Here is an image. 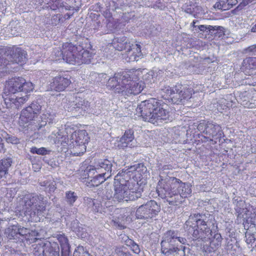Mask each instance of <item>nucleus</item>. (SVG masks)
I'll use <instances>...</instances> for the list:
<instances>
[{
  "label": "nucleus",
  "instance_id": "obj_1",
  "mask_svg": "<svg viewBox=\"0 0 256 256\" xmlns=\"http://www.w3.org/2000/svg\"><path fill=\"white\" fill-rule=\"evenodd\" d=\"M34 88L33 84L22 77L8 80L5 84V90L11 94L4 98V104L8 108L18 110L30 98L28 93Z\"/></svg>",
  "mask_w": 256,
  "mask_h": 256
},
{
  "label": "nucleus",
  "instance_id": "obj_2",
  "mask_svg": "<svg viewBox=\"0 0 256 256\" xmlns=\"http://www.w3.org/2000/svg\"><path fill=\"white\" fill-rule=\"evenodd\" d=\"M156 191L160 197L174 206L180 204L192 192L189 184L182 182L175 178H172L166 182L160 180Z\"/></svg>",
  "mask_w": 256,
  "mask_h": 256
},
{
  "label": "nucleus",
  "instance_id": "obj_3",
  "mask_svg": "<svg viewBox=\"0 0 256 256\" xmlns=\"http://www.w3.org/2000/svg\"><path fill=\"white\" fill-rule=\"evenodd\" d=\"M213 216L209 214H191L185 224V228L193 240H210L212 238L211 226L214 225Z\"/></svg>",
  "mask_w": 256,
  "mask_h": 256
},
{
  "label": "nucleus",
  "instance_id": "obj_4",
  "mask_svg": "<svg viewBox=\"0 0 256 256\" xmlns=\"http://www.w3.org/2000/svg\"><path fill=\"white\" fill-rule=\"evenodd\" d=\"M138 183L130 179V172L122 170L115 176L114 198L118 202L134 200L141 196Z\"/></svg>",
  "mask_w": 256,
  "mask_h": 256
},
{
  "label": "nucleus",
  "instance_id": "obj_5",
  "mask_svg": "<svg viewBox=\"0 0 256 256\" xmlns=\"http://www.w3.org/2000/svg\"><path fill=\"white\" fill-rule=\"evenodd\" d=\"M106 86L116 93L128 96L138 94L144 88L142 82L134 80L132 76L127 72L115 74L113 77L108 79Z\"/></svg>",
  "mask_w": 256,
  "mask_h": 256
},
{
  "label": "nucleus",
  "instance_id": "obj_6",
  "mask_svg": "<svg viewBox=\"0 0 256 256\" xmlns=\"http://www.w3.org/2000/svg\"><path fill=\"white\" fill-rule=\"evenodd\" d=\"M154 98L142 102L136 109V114L145 121L154 124L165 120L168 118V112Z\"/></svg>",
  "mask_w": 256,
  "mask_h": 256
},
{
  "label": "nucleus",
  "instance_id": "obj_7",
  "mask_svg": "<svg viewBox=\"0 0 256 256\" xmlns=\"http://www.w3.org/2000/svg\"><path fill=\"white\" fill-rule=\"evenodd\" d=\"M22 202L24 204L22 210L26 216H30L32 221H40V217L44 216L47 201L42 195H26Z\"/></svg>",
  "mask_w": 256,
  "mask_h": 256
},
{
  "label": "nucleus",
  "instance_id": "obj_8",
  "mask_svg": "<svg viewBox=\"0 0 256 256\" xmlns=\"http://www.w3.org/2000/svg\"><path fill=\"white\" fill-rule=\"evenodd\" d=\"M187 242L185 238L178 236L174 230L166 232L161 242L162 252L167 256H184L185 246Z\"/></svg>",
  "mask_w": 256,
  "mask_h": 256
},
{
  "label": "nucleus",
  "instance_id": "obj_9",
  "mask_svg": "<svg viewBox=\"0 0 256 256\" xmlns=\"http://www.w3.org/2000/svg\"><path fill=\"white\" fill-rule=\"evenodd\" d=\"M42 106L37 101L33 102L31 104L24 108L20 116L18 122L21 126L26 128L32 120L36 118L40 113Z\"/></svg>",
  "mask_w": 256,
  "mask_h": 256
},
{
  "label": "nucleus",
  "instance_id": "obj_10",
  "mask_svg": "<svg viewBox=\"0 0 256 256\" xmlns=\"http://www.w3.org/2000/svg\"><path fill=\"white\" fill-rule=\"evenodd\" d=\"M112 163L107 160H100L94 165L88 166L84 170V175L92 176L96 174H99L107 178L111 176Z\"/></svg>",
  "mask_w": 256,
  "mask_h": 256
},
{
  "label": "nucleus",
  "instance_id": "obj_11",
  "mask_svg": "<svg viewBox=\"0 0 256 256\" xmlns=\"http://www.w3.org/2000/svg\"><path fill=\"white\" fill-rule=\"evenodd\" d=\"M72 140H74L76 146L73 148L72 152L74 155L79 156L84 154L86 150V144H88L90 137L85 130H76L72 134Z\"/></svg>",
  "mask_w": 256,
  "mask_h": 256
},
{
  "label": "nucleus",
  "instance_id": "obj_12",
  "mask_svg": "<svg viewBox=\"0 0 256 256\" xmlns=\"http://www.w3.org/2000/svg\"><path fill=\"white\" fill-rule=\"evenodd\" d=\"M160 210V206L157 202L154 200H151L138 207L136 211V216L138 218L140 219L151 218L157 215Z\"/></svg>",
  "mask_w": 256,
  "mask_h": 256
},
{
  "label": "nucleus",
  "instance_id": "obj_13",
  "mask_svg": "<svg viewBox=\"0 0 256 256\" xmlns=\"http://www.w3.org/2000/svg\"><path fill=\"white\" fill-rule=\"evenodd\" d=\"M80 46L78 48L72 43H65L63 44V52L64 54V60L67 63L76 64Z\"/></svg>",
  "mask_w": 256,
  "mask_h": 256
},
{
  "label": "nucleus",
  "instance_id": "obj_14",
  "mask_svg": "<svg viewBox=\"0 0 256 256\" xmlns=\"http://www.w3.org/2000/svg\"><path fill=\"white\" fill-rule=\"evenodd\" d=\"M182 128H214L216 126L214 124L206 120L198 121L188 117H184Z\"/></svg>",
  "mask_w": 256,
  "mask_h": 256
},
{
  "label": "nucleus",
  "instance_id": "obj_15",
  "mask_svg": "<svg viewBox=\"0 0 256 256\" xmlns=\"http://www.w3.org/2000/svg\"><path fill=\"white\" fill-rule=\"evenodd\" d=\"M71 82L68 78L63 75L59 74L55 76L50 84L51 90L56 92L64 90L70 84Z\"/></svg>",
  "mask_w": 256,
  "mask_h": 256
},
{
  "label": "nucleus",
  "instance_id": "obj_16",
  "mask_svg": "<svg viewBox=\"0 0 256 256\" xmlns=\"http://www.w3.org/2000/svg\"><path fill=\"white\" fill-rule=\"evenodd\" d=\"M10 61L22 65L26 62V52L20 48H14L10 54Z\"/></svg>",
  "mask_w": 256,
  "mask_h": 256
},
{
  "label": "nucleus",
  "instance_id": "obj_17",
  "mask_svg": "<svg viewBox=\"0 0 256 256\" xmlns=\"http://www.w3.org/2000/svg\"><path fill=\"white\" fill-rule=\"evenodd\" d=\"M92 58V54L88 50L79 49L76 64H89Z\"/></svg>",
  "mask_w": 256,
  "mask_h": 256
},
{
  "label": "nucleus",
  "instance_id": "obj_18",
  "mask_svg": "<svg viewBox=\"0 0 256 256\" xmlns=\"http://www.w3.org/2000/svg\"><path fill=\"white\" fill-rule=\"evenodd\" d=\"M130 50H128L126 54L130 61H137L138 58L142 56L140 46L139 44H132Z\"/></svg>",
  "mask_w": 256,
  "mask_h": 256
},
{
  "label": "nucleus",
  "instance_id": "obj_19",
  "mask_svg": "<svg viewBox=\"0 0 256 256\" xmlns=\"http://www.w3.org/2000/svg\"><path fill=\"white\" fill-rule=\"evenodd\" d=\"M237 3V0H218L214 7L220 10H226L231 8Z\"/></svg>",
  "mask_w": 256,
  "mask_h": 256
},
{
  "label": "nucleus",
  "instance_id": "obj_20",
  "mask_svg": "<svg viewBox=\"0 0 256 256\" xmlns=\"http://www.w3.org/2000/svg\"><path fill=\"white\" fill-rule=\"evenodd\" d=\"M132 44L128 42L125 36H122L120 38H117V43H114V47L116 48V50L122 51V50H130Z\"/></svg>",
  "mask_w": 256,
  "mask_h": 256
},
{
  "label": "nucleus",
  "instance_id": "obj_21",
  "mask_svg": "<svg viewBox=\"0 0 256 256\" xmlns=\"http://www.w3.org/2000/svg\"><path fill=\"white\" fill-rule=\"evenodd\" d=\"M12 160L10 158L2 160L0 161V181L4 180L8 174L9 168L12 164Z\"/></svg>",
  "mask_w": 256,
  "mask_h": 256
},
{
  "label": "nucleus",
  "instance_id": "obj_22",
  "mask_svg": "<svg viewBox=\"0 0 256 256\" xmlns=\"http://www.w3.org/2000/svg\"><path fill=\"white\" fill-rule=\"evenodd\" d=\"M174 92L170 96L172 102L174 104H178L182 102L181 93L182 86L180 84L176 85L174 87Z\"/></svg>",
  "mask_w": 256,
  "mask_h": 256
},
{
  "label": "nucleus",
  "instance_id": "obj_23",
  "mask_svg": "<svg viewBox=\"0 0 256 256\" xmlns=\"http://www.w3.org/2000/svg\"><path fill=\"white\" fill-rule=\"evenodd\" d=\"M59 248L56 244L54 246L50 244L46 245L42 248V256H60Z\"/></svg>",
  "mask_w": 256,
  "mask_h": 256
},
{
  "label": "nucleus",
  "instance_id": "obj_24",
  "mask_svg": "<svg viewBox=\"0 0 256 256\" xmlns=\"http://www.w3.org/2000/svg\"><path fill=\"white\" fill-rule=\"evenodd\" d=\"M92 178V179L88 182V186H97L104 182L108 178L104 176L99 174H96L92 176H88V178Z\"/></svg>",
  "mask_w": 256,
  "mask_h": 256
},
{
  "label": "nucleus",
  "instance_id": "obj_25",
  "mask_svg": "<svg viewBox=\"0 0 256 256\" xmlns=\"http://www.w3.org/2000/svg\"><path fill=\"white\" fill-rule=\"evenodd\" d=\"M18 232V226H12L7 228L5 234L10 239L19 240Z\"/></svg>",
  "mask_w": 256,
  "mask_h": 256
},
{
  "label": "nucleus",
  "instance_id": "obj_26",
  "mask_svg": "<svg viewBox=\"0 0 256 256\" xmlns=\"http://www.w3.org/2000/svg\"><path fill=\"white\" fill-rule=\"evenodd\" d=\"M89 79L90 82L94 83H104L108 80L107 76L105 74H97L96 72H91Z\"/></svg>",
  "mask_w": 256,
  "mask_h": 256
},
{
  "label": "nucleus",
  "instance_id": "obj_27",
  "mask_svg": "<svg viewBox=\"0 0 256 256\" xmlns=\"http://www.w3.org/2000/svg\"><path fill=\"white\" fill-rule=\"evenodd\" d=\"M55 238L58 240L62 250H67L69 249L68 239L64 234H56Z\"/></svg>",
  "mask_w": 256,
  "mask_h": 256
},
{
  "label": "nucleus",
  "instance_id": "obj_28",
  "mask_svg": "<svg viewBox=\"0 0 256 256\" xmlns=\"http://www.w3.org/2000/svg\"><path fill=\"white\" fill-rule=\"evenodd\" d=\"M134 132L132 129H128L125 131L124 135L120 138V142L122 144H125L124 146H127L129 142H130L134 139Z\"/></svg>",
  "mask_w": 256,
  "mask_h": 256
},
{
  "label": "nucleus",
  "instance_id": "obj_29",
  "mask_svg": "<svg viewBox=\"0 0 256 256\" xmlns=\"http://www.w3.org/2000/svg\"><path fill=\"white\" fill-rule=\"evenodd\" d=\"M10 34L14 36H18L22 32V28L18 21L11 22L10 24Z\"/></svg>",
  "mask_w": 256,
  "mask_h": 256
},
{
  "label": "nucleus",
  "instance_id": "obj_30",
  "mask_svg": "<svg viewBox=\"0 0 256 256\" xmlns=\"http://www.w3.org/2000/svg\"><path fill=\"white\" fill-rule=\"evenodd\" d=\"M243 66L248 70L256 68V57H248L244 59Z\"/></svg>",
  "mask_w": 256,
  "mask_h": 256
},
{
  "label": "nucleus",
  "instance_id": "obj_31",
  "mask_svg": "<svg viewBox=\"0 0 256 256\" xmlns=\"http://www.w3.org/2000/svg\"><path fill=\"white\" fill-rule=\"evenodd\" d=\"M246 242L249 247L256 248V236L255 234H250L246 232Z\"/></svg>",
  "mask_w": 256,
  "mask_h": 256
},
{
  "label": "nucleus",
  "instance_id": "obj_32",
  "mask_svg": "<svg viewBox=\"0 0 256 256\" xmlns=\"http://www.w3.org/2000/svg\"><path fill=\"white\" fill-rule=\"evenodd\" d=\"M52 58L53 60L58 61L64 60V54L63 52V48L61 50L60 48L54 49L51 55Z\"/></svg>",
  "mask_w": 256,
  "mask_h": 256
},
{
  "label": "nucleus",
  "instance_id": "obj_33",
  "mask_svg": "<svg viewBox=\"0 0 256 256\" xmlns=\"http://www.w3.org/2000/svg\"><path fill=\"white\" fill-rule=\"evenodd\" d=\"M77 198L78 196L74 192L67 191L66 192L65 199L67 203L70 205L72 206Z\"/></svg>",
  "mask_w": 256,
  "mask_h": 256
},
{
  "label": "nucleus",
  "instance_id": "obj_34",
  "mask_svg": "<svg viewBox=\"0 0 256 256\" xmlns=\"http://www.w3.org/2000/svg\"><path fill=\"white\" fill-rule=\"evenodd\" d=\"M198 28L202 32H205L206 30H208L210 32V33H211L212 34H216V33H214L213 32L218 30L221 31L223 28L220 26L200 25L198 26Z\"/></svg>",
  "mask_w": 256,
  "mask_h": 256
},
{
  "label": "nucleus",
  "instance_id": "obj_35",
  "mask_svg": "<svg viewBox=\"0 0 256 256\" xmlns=\"http://www.w3.org/2000/svg\"><path fill=\"white\" fill-rule=\"evenodd\" d=\"M40 238L39 234L36 230H30V232L28 234L25 240L28 242L30 244L33 243L36 240Z\"/></svg>",
  "mask_w": 256,
  "mask_h": 256
},
{
  "label": "nucleus",
  "instance_id": "obj_36",
  "mask_svg": "<svg viewBox=\"0 0 256 256\" xmlns=\"http://www.w3.org/2000/svg\"><path fill=\"white\" fill-rule=\"evenodd\" d=\"M40 184L42 186L46 187V188L50 192H54L56 188V183L54 181H44L40 182Z\"/></svg>",
  "mask_w": 256,
  "mask_h": 256
},
{
  "label": "nucleus",
  "instance_id": "obj_37",
  "mask_svg": "<svg viewBox=\"0 0 256 256\" xmlns=\"http://www.w3.org/2000/svg\"><path fill=\"white\" fill-rule=\"evenodd\" d=\"M114 251L118 256H130L131 255L130 252L126 250V248L124 246L116 247Z\"/></svg>",
  "mask_w": 256,
  "mask_h": 256
},
{
  "label": "nucleus",
  "instance_id": "obj_38",
  "mask_svg": "<svg viewBox=\"0 0 256 256\" xmlns=\"http://www.w3.org/2000/svg\"><path fill=\"white\" fill-rule=\"evenodd\" d=\"M18 230L19 240L22 241L25 240L28 234L30 232V230L18 226Z\"/></svg>",
  "mask_w": 256,
  "mask_h": 256
},
{
  "label": "nucleus",
  "instance_id": "obj_39",
  "mask_svg": "<svg viewBox=\"0 0 256 256\" xmlns=\"http://www.w3.org/2000/svg\"><path fill=\"white\" fill-rule=\"evenodd\" d=\"M100 250L102 251L101 254L102 256H110L112 252V250L110 245L101 246Z\"/></svg>",
  "mask_w": 256,
  "mask_h": 256
},
{
  "label": "nucleus",
  "instance_id": "obj_40",
  "mask_svg": "<svg viewBox=\"0 0 256 256\" xmlns=\"http://www.w3.org/2000/svg\"><path fill=\"white\" fill-rule=\"evenodd\" d=\"M30 152L32 154H38L40 155H46L48 154V152L50 151L48 150L46 148L43 147L40 148L33 147L31 148Z\"/></svg>",
  "mask_w": 256,
  "mask_h": 256
},
{
  "label": "nucleus",
  "instance_id": "obj_41",
  "mask_svg": "<svg viewBox=\"0 0 256 256\" xmlns=\"http://www.w3.org/2000/svg\"><path fill=\"white\" fill-rule=\"evenodd\" d=\"M192 90L191 89H186L182 87V92L180 93L182 101L190 98L192 95Z\"/></svg>",
  "mask_w": 256,
  "mask_h": 256
},
{
  "label": "nucleus",
  "instance_id": "obj_42",
  "mask_svg": "<svg viewBox=\"0 0 256 256\" xmlns=\"http://www.w3.org/2000/svg\"><path fill=\"white\" fill-rule=\"evenodd\" d=\"M64 130V129H58V130L56 132L57 135H56V140L61 142L62 143L63 142H66V140L68 139L67 134H62L63 133Z\"/></svg>",
  "mask_w": 256,
  "mask_h": 256
},
{
  "label": "nucleus",
  "instance_id": "obj_43",
  "mask_svg": "<svg viewBox=\"0 0 256 256\" xmlns=\"http://www.w3.org/2000/svg\"><path fill=\"white\" fill-rule=\"evenodd\" d=\"M127 245L130 246L132 250L135 254H138L140 252V248L138 244L135 243L132 240H129L127 242Z\"/></svg>",
  "mask_w": 256,
  "mask_h": 256
},
{
  "label": "nucleus",
  "instance_id": "obj_44",
  "mask_svg": "<svg viewBox=\"0 0 256 256\" xmlns=\"http://www.w3.org/2000/svg\"><path fill=\"white\" fill-rule=\"evenodd\" d=\"M174 92V88H172L169 86H164L161 88V94L163 97L167 96L170 97Z\"/></svg>",
  "mask_w": 256,
  "mask_h": 256
},
{
  "label": "nucleus",
  "instance_id": "obj_45",
  "mask_svg": "<svg viewBox=\"0 0 256 256\" xmlns=\"http://www.w3.org/2000/svg\"><path fill=\"white\" fill-rule=\"evenodd\" d=\"M195 8H194V6H188L187 4L184 5L182 7V9L184 10V12L190 14L192 15L194 17H196V12L194 10Z\"/></svg>",
  "mask_w": 256,
  "mask_h": 256
},
{
  "label": "nucleus",
  "instance_id": "obj_46",
  "mask_svg": "<svg viewBox=\"0 0 256 256\" xmlns=\"http://www.w3.org/2000/svg\"><path fill=\"white\" fill-rule=\"evenodd\" d=\"M2 137L5 138L8 142L17 144L19 140L15 136H10L7 134H2Z\"/></svg>",
  "mask_w": 256,
  "mask_h": 256
},
{
  "label": "nucleus",
  "instance_id": "obj_47",
  "mask_svg": "<svg viewBox=\"0 0 256 256\" xmlns=\"http://www.w3.org/2000/svg\"><path fill=\"white\" fill-rule=\"evenodd\" d=\"M74 256H88V254L84 251L82 246H79L75 250L74 253Z\"/></svg>",
  "mask_w": 256,
  "mask_h": 256
},
{
  "label": "nucleus",
  "instance_id": "obj_48",
  "mask_svg": "<svg viewBox=\"0 0 256 256\" xmlns=\"http://www.w3.org/2000/svg\"><path fill=\"white\" fill-rule=\"evenodd\" d=\"M146 76L147 78L150 80V82H152H152H154L157 79L158 73L154 70H152Z\"/></svg>",
  "mask_w": 256,
  "mask_h": 256
},
{
  "label": "nucleus",
  "instance_id": "obj_49",
  "mask_svg": "<svg viewBox=\"0 0 256 256\" xmlns=\"http://www.w3.org/2000/svg\"><path fill=\"white\" fill-rule=\"evenodd\" d=\"M15 192H16L14 188H10L7 190L6 196L8 198H12L14 196Z\"/></svg>",
  "mask_w": 256,
  "mask_h": 256
},
{
  "label": "nucleus",
  "instance_id": "obj_50",
  "mask_svg": "<svg viewBox=\"0 0 256 256\" xmlns=\"http://www.w3.org/2000/svg\"><path fill=\"white\" fill-rule=\"evenodd\" d=\"M248 52H253L254 54H256V44L252 45L248 47L246 49Z\"/></svg>",
  "mask_w": 256,
  "mask_h": 256
},
{
  "label": "nucleus",
  "instance_id": "obj_51",
  "mask_svg": "<svg viewBox=\"0 0 256 256\" xmlns=\"http://www.w3.org/2000/svg\"><path fill=\"white\" fill-rule=\"evenodd\" d=\"M5 149L4 148V144L2 142V140L0 137V152H4Z\"/></svg>",
  "mask_w": 256,
  "mask_h": 256
},
{
  "label": "nucleus",
  "instance_id": "obj_52",
  "mask_svg": "<svg viewBox=\"0 0 256 256\" xmlns=\"http://www.w3.org/2000/svg\"><path fill=\"white\" fill-rule=\"evenodd\" d=\"M214 238L216 239L218 242H220L222 239L221 236L218 234H215Z\"/></svg>",
  "mask_w": 256,
  "mask_h": 256
},
{
  "label": "nucleus",
  "instance_id": "obj_53",
  "mask_svg": "<svg viewBox=\"0 0 256 256\" xmlns=\"http://www.w3.org/2000/svg\"><path fill=\"white\" fill-rule=\"evenodd\" d=\"M87 200L89 202V207H90L91 206H94V200L92 198H88Z\"/></svg>",
  "mask_w": 256,
  "mask_h": 256
},
{
  "label": "nucleus",
  "instance_id": "obj_54",
  "mask_svg": "<svg viewBox=\"0 0 256 256\" xmlns=\"http://www.w3.org/2000/svg\"><path fill=\"white\" fill-rule=\"evenodd\" d=\"M80 102L82 103L81 104H78V106H80L81 105L82 106V110H88V108H86V106H85V107H82V103H85V102H84V100L82 101L81 100L80 101ZM78 108H80V106H78Z\"/></svg>",
  "mask_w": 256,
  "mask_h": 256
},
{
  "label": "nucleus",
  "instance_id": "obj_55",
  "mask_svg": "<svg viewBox=\"0 0 256 256\" xmlns=\"http://www.w3.org/2000/svg\"><path fill=\"white\" fill-rule=\"evenodd\" d=\"M251 30L252 32H256V24L252 28Z\"/></svg>",
  "mask_w": 256,
  "mask_h": 256
},
{
  "label": "nucleus",
  "instance_id": "obj_56",
  "mask_svg": "<svg viewBox=\"0 0 256 256\" xmlns=\"http://www.w3.org/2000/svg\"><path fill=\"white\" fill-rule=\"evenodd\" d=\"M236 210L238 212V213H241V212H240V208H236Z\"/></svg>",
  "mask_w": 256,
  "mask_h": 256
},
{
  "label": "nucleus",
  "instance_id": "obj_57",
  "mask_svg": "<svg viewBox=\"0 0 256 256\" xmlns=\"http://www.w3.org/2000/svg\"><path fill=\"white\" fill-rule=\"evenodd\" d=\"M142 168H144V169H142V170H146V167L144 166L143 165H142Z\"/></svg>",
  "mask_w": 256,
  "mask_h": 256
},
{
  "label": "nucleus",
  "instance_id": "obj_58",
  "mask_svg": "<svg viewBox=\"0 0 256 256\" xmlns=\"http://www.w3.org/2000/svg\"><path fill=\"white\" fill-rule=\"evenodd\" d=\"M195 22H194H194H192V26H193L194 27H196V26H195V25H194Z\"/></svg>",
  "mask_w": 256,
  "mask_h": 256
},
{
  "label": "nucleus",
  "instance_id": "obj_59",
  "mask_svg": "<svg viewBox=\"0 0 256 256\" xmlns=\"http://www.w3.org/2000/svg\"><path fill=\"white\" fill-rule=\"evenodd\" d=\"M92 210H94V211H98V210L96 208H92Z\"/></svg>",
  "mask_w": 256,
  "mask_h": 256
},
{
  "label": "nucleus",
  "instance_id": "obj_60",
  "mask_svg": "<svg viewBox=\"0 0 256 256\" xmlns=\"http://www.w3.org/2000/svg\"><path fill=\"white\" fill-rule=\"evenodd\" d=\"M78 150H80V148H78Z\"/></svg>",
  "mask_w": 256,
  "mask_h": 256
},
{
  "label": "nucleus",
  "instance_id": "obj_61",
  "mask_svg": "<svg viewBox=\"0 0 256 256\" xmlns=\"http://www.w3.org/2000/svg\"><path fill=\"white\" fill-rule=\"evenodd\" d=\"M130 256H132V254L130 255Z\"/></svg>",
  "mask_w": 256,
  "mask_h": 256
}]
</instances>
